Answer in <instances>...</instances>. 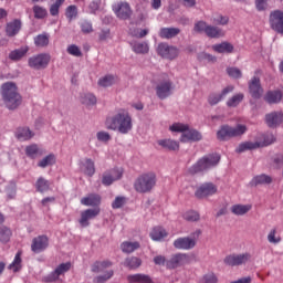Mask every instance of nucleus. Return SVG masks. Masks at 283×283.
<instances>
[{"instance_id": "f257e3e1", "label": "nucleus", "mask_w": 283, "mask_h": 283, "mask_svg": "<svg viewBox=\"0 0 283 283\" xmlns=\"http://www.w3.org/2000/svg\"><path fill=\"white\" fill-rule=\"evenodd\" d=\"M105 127L119 134H129L134 127L132 115L126 109H118L113 115L106 117Z\"/></svg>"}, {"instance_id": "f03ea898", "label": "nucleus", "mask_w": 283, "mask_h": 283, "mask_svg": "<svg viewBox=\"0 0 283 283\" xmlns=\"http://www.w3.org/2000/svg\"><path fill=\"white\" fill-rule=\"evenodd\" d=\"M1 95L8 109H17L21 105V95L17 84L7 82L1 86Z\"/></svg>"}, {"instance_id": "7ed1b4c3", "label": "nucleus", "mask_w": 283, "mask_h": 283, "mask_svg": "<svg viewBox=\"0 0 283 283\" xmlns=\"http://www.w3.org/2000/svg\"><path fill=\"white\" fill-rule=\"evenodd\" d=\"M169 129L172 133L181 134V143H198V140H202V134L193 128H189L187 124L174 123L169 126Z\"/></svg>"}, {"instance_id": "20e7f679", "label": "nucleus", "mask_w": 283, "mask_h": 283, "mask_svg": "<svg viewBox=\"0 0 283 283\" xmlns=\"http://www.w3.org/2000/svg\"><path fill=\"white\" fill-rule=\"evenodd\" d=\"M154 187H156V174L154 172L142 174L134 184L137 193H149Z\"/></svg>"}, {"instance_id": "39448f33", "label": "nucleus", "mask_w": 283, "mask_h": 283, "mask_svg": "<svg viewBox=\"0 0 283 283\" xmlns=\"http://www.w3.org/2000/svg\"><path fill=\"white\" fill-rule=\"evenodd\" d=\"M220 163V156L218 154L208 155L199 159L195 165L189 168V174H200L201 171H207L211 167H216Z\"/></svg>"}, {"instance_id": "423d86ee", "label": "nucleus", "mask_w": 283, "mask_h": 283, "mask_svg": "<svg viewBox=\"0 0 283 283\" xmlns=\"http://www.w3.org/2000/svg\"><path fill=\"white\" fill-rule=\"evenodd\" d=\"M247 134V126L239 124L235 127L223 125L217 133V138L219 140H228V138H235Z\"/></svg>"}, {"instance_id": "0eeeda50", "label": "nucleus", "mask_w": 283, "mask_h": 283, "mask_svg": "<svg viewBox=\"0 0 283 283\" xmlns=\"http://www.w3.org/2000/svg\"><path fill=\"white\" fill-rule=\"evenodd\" d=\"M275 143V135L268 134L264 136V140H255V142H244L240 144L237 148L238 154H242L244 151H251L252 149H260V147H266L269 145H273Z\"/></svg>"}, {"instance_id": "6e6552de", "label": "nucleus", "mask_w": 283, "mask_h": 283, "mask_svg": "<svg viewBox=\"0 0 283 283\" xmlns=\"http://www.w3.org/2000/svg\"><path fill=\"white\" fill-rule=\"evenodd\" d=\"M202 234L201 230H196L191 237H181L174 241L175 249L180 251H191V249L196 248L198 242V238Z\"/></svg>"}, {"instance_id": "1a4fd4ad", "label": "nucleus", "mask_w": 283, "mask_h": 283, "mask_svg": "<svg viewBox=\"0 0 283 283\" xmlns=\"http://www.w3.org/2000/svg\"><path fill=\"white\" fill-rule=\"evenodd\" d=\"M112 10L115 17L120 21L129 20L132 19V14H134V11L132 10V6H129L127 1H118L113 3Z\"/></svg>"}, {"instance_id": "9d476101", "label": "nucleus", "mask_w": 283, "mask_h": 283, "mask_svg": "<svg viewBox=\"0 0 283 283\" xmlns=\"http://www.w3.org/2000/svg\"><path fill=\"white\" fill-rule=\"evenodd\" d=\"M109 266H112V262L109 261H102V262H95L92 265L93 273H105L103 276H97L96 282H107L112 275H114V272L112 270H108Z\"/></svg>"}, {"instance_id": "9b49d317", "label": "nucleus", "mask_w": 283, "mask_h": 283, "mask_svg": "<svg viewBox=\"0 0 283 283\" xmlns=\"http://www.w3.org/2000/svg\"><path fill=\"white\" fill-rule=\"evenodd\" d=\"M50 61H52L50 53H40L29 57L28 63L32 70H45L50 65Z\"/></svg>"}, {"instance_id": "f8f14e48", "label": "nucleus", "mask_w": 283, "mask_h": 283, "mask_svg": "<svg viewBox=\"0 0 283 283\" xmlns=\"http://www.w3.org/2000/svg\"><path fill=\"white\" fill-rule=\"evenodd\" d=\"M218 193V186L213 182H203L195 191L196 198H210V196H216Z\"/></svg>"}, {"instance_id": "ddd939ff", "label": "nucleus", "mask_w": 283, "mask_h": 283, "mask_svg": "<svg viewBox=\"0 0 283 283\" xmlns=\"http://www.w3.org/2000/svg\"><path fill=\"white\" fill-rule=\"evenodd\" d=\"M189 262H191V259L189 258V254H187V253H177V254H174L166 262V266H167V269H178L180 266H186V264H189Z\"/></svg>"}, {"instance_id": "4468645a", "label": "nucleus", "mask_w": 283, "mask_h": 283, "mask_svg": "<svg viewBox=\"0 0 283 283\" xmlns=\"http://www.w3.org/2000/svg\"><path fill=\"white\" fill-rule=\"evenodd\" d=\"M250 260V253L230 254L226 256L224 264H228V266H240L241 264H247Z\"/></svg>"}, {"instance_id": "2eb2a0df", "label": "nucleus", "mask_w": 283, "mask_h": 283, "mask_svg": "<svg viewBox=\"0 0 283 283\" xmlns=\"http://www.w3.org/2000/svg\"><path fill=\"white\" fill-rule=\"evenodd\" d=\"M270 25L279 34H283V11L274 10L270 13Z\"/></svg>"}, {"instance_id": "dca6fc26", "label": "nucleus", "mask_w": 283, "mask_h": 283, "mask_svg": "<svg viewBox=\"0 0 283 283\" xmlns=\"http://www.w3.org/2000/svg\"><path fill=\"white\" fill-rule=\"evenodd\" d=\"M120 178H123V168H113L103 174L102 184L109 187V185L120 180Z\"/></svg>"}, {"instance_id": "f3484780", "label": "nucleus", "mask_w": 283, "mask_h": 283, "mask_svg": "<svg viewBox=\"0 0 283 283\" xmlns=\"http://www.w3.org/2000/svg\"><path fill=\"white\" fill-rule=\"evenodd\" d=\"M172 91L174 84H171V81L169 80L160 81L156 86V94L158 98H167V96H171Z\"/></svg>"}, {"instance_id": "a211bd4d", "label": "nucleus", "mask_w": 283, "mask_h": 283, "mask_svg": "<svg viewBox=\"0 0 283 283\" xmlns=\"http://www.w3.org/2000/svg\"><path fill=\"white\" fill-rule=\"evenodd\" d=\"M157 52L160 56H163V59L174 60L176 59V56H178V49L169 46L166 43L159 44L157 48Z\"/></svg>"}, {"instance_id": "6ab92c4d", "label": "nucleus", "mask_w": 283, "mask_h": 283, "mask_svg": "<svg viewBox=\"0 0 283 283\" xmlns=\"http://www.w3.org/2000/svg\"><path fill=\"white\" fill-rule=\"evenodd\" d=\"M49 245L50 240L45 235H39L33 239L31 250L33 251V253H41L42 251H45Z\"/></svg>"}, {"instance_id": "aec40b11", "label": "nucleus", "mask_w": 283, "mask_h": 283, "mask_svg": "<svg viewBox=\"0 0 283 283\" xmlns=\"http://www.w3.org/2000/svg\"><path fill=\"white\" fill-rule=\"evenodd\" d=\"M101 213V208L86 209L81 212L80 224L81 227H90V220H94Z\"/></svg>"}, {"instance_id": "412c9836", "label": "nucleus", "mask_w": 283, "mask_h": 283, "mask_svg": "<svg viewBox=\"0 0 283 283\" xmlns=\"http://www.w3.org/2000/svg\"><path fill=\"white\" fill-rule=\"evenodd\" d=\"M265 123L268 126L275 128L283 123V112H272L265 115Z\"/></svg>"}, {"instance_id": "4be33fe9", "label": "nucleus", "mask_w": 283, "mask_h": 283, "mask_svg": "<svg viewBox=\"0 0 283 283\" xmlns=\"http://www.w3.org/2000/svg\"><path fill=\"white\" fill-rule=\"evenodd\" d=\"M233 86L229 85L226 88L222 90L221 93H212L208 97V102L210 105H218L222 98H226L228 94H231L233 92Z\"/></svg>"}, {"instance_id": "5701e85b", "label": "nucleus", "mask_w": 283, "mask_h": 283, "mask_svg": "<svg viewBox=\"0 0 283 283\" xmlns=\"http://www.w3.org/2000/svg\"><path fill=\"white\" fill-rule=\"evenodd\" d=\"M72 269V263L66 262V263H61L54 272L49 276L48 282H55V280H59V276L65 275L67 271Z\"/></svg>"}, {"instance_id": "b1692460", "label": "nucleus", "mask_w": 283, "mask_h": 283, "mask_svg": "<svg viewBox=\"0 0 283 283\" xmlns=\"http://www.w3.org/2000/svg\"><path fill=\"white\" fill-rule=\"evenodd\" d=\"M249 90L252 98H260L262 96V86L260 85V78L253 77L249 83Z\"/></svg>"}, {"instance_id": "393cba45", "label": "nucleus", "mask_w": 283, "mask_h": 283, "mask_svg": "<svg viewBox=\"0 0 283 283\" xmlns=\"http://www.w3.org/2000/svg\"><path fill=\"white\" fill-rule=\"evenodd\" d=\"M251 209H253V206L251 203H235L231 206L230 211L231 213H233V216H247V213H249Z\"/></svg>"}, {"instance_id": "a878e982", "label": "nucleus", "mask_w": 283, "mask_h": 283, "mask_svg": "<svg viewBox=\"0 0 283 283\" xmlns=\"http://www.w3.org/2000/svg\"><path fill=\"white\" fill-rule=\"evenodd\" d=\"M150 239L154 240V242H161V240H165L169 233L165 228L163 227H155L149 233Z\"/></svg>"}, {"instance_id": "bb28decb", "label": "nucleus", "mask_w": 283, "mask_h": 283, "mask_svg": "<svg viewBox=\"0 0 283 283\" xmlns=\"http://www.w3.org/2000/svg\"><path fill=\"white\" fill-rule=\"evenodd\" d=\"M157 145L169 151H178V149H180V144L174 139H159L157 140Z\"/></svg>"}, {"instance_id": "cd10ccee", "label": "nucleus", "mask_w": 283, "mask_h": 283, "mask_svg": "<svg viewBox=\"0 0 283 283\" xmlns=\"http://www.w3.org/2000/svg\"><path fill=\"white\" fill-rule=\"evenodd\" d=\"M81 205H84V207H98L101 205V196L91 193L81 199Z\"/></svg>"}, {"instance_id": "c85d7f7f", "label": "nucleus", "mask_w": 283, "mask_h": 283, "mask_svg": "<svg viewBox=\"0 0 283 283\" xmlns=\"http://www.w3.org/2000/svg\"><path fill=\"white\" fill-rule=\"evenodd\" d=\"M81 171L85 174V176L92 177L94 174H96L94 161L92 159H84L81 164Z\"/></svg>"}, {"instance_id": "c756f323", "label": "nucleus", "mask_w": 283, "mask_h": 283, "mask_svg": "<svg viewBox=\"0 0 283 283\" xmlns=\"http://www.w3.org/2000/svg\"><path fill=\"white\" fill-rule=\"evenodd\" d=\"M273 182V178L268 175H259L252 178L250 181L251 187H258V185H271Z\"/></svg>"}, {"instance_id": "7c9ffc66", "label": "nucleus", "mask_w": 283, "mask_h": 283, "mask_svg": "<svg viewBox=\"0 0 283 283\" xmlns=\"http://www.w3.org/2000/svg\"><path fill=\"white\" fill-rule=\"evenodd\" d=\"M212 50L218 52V54H229L233 52V44L229 42H222L220 44L212 45Z\"/></svg>"}, {"instance_id": "2f4dec72", "label": "nucleus", "mask_w": 283, "mask_h": 283, "mask_svg": "<svg viewBox=\"0 0 283 283\" xmlns=\"http://www.w3.org/2000/svg\"><path fill=\"white\" fill-rule=\"evenodd\" d=\"M123 253H134L137 249H140V243L138 241H124L120 244Z\"/></svg>"}, {"instance_id": "473e14b6", "label": "nucleus", "mask_w": 283, "mask_h": 283, "mask_svg": "<svg viewBox=\"0 0 283 283\" xmlns=\"http://www.w3.org/2000/svg\"><path fill=\"white\" fill-rule=\"evenodd\" d=\"M130 45L135 54H147L149 52V44L147 42H132Z\"/></svg>"}, {"instance_id": "72a5a7b5", "label": "nucleus", "mask_w": 283, "mask_h": 283, "mask_svg": "<svg viewBox=\"0 0 283 283\" xmlns=\"http://www.w3.org/2000/svg\"><path fill=\"white\" fill-rule=\"evenodd\" d=\"M19 30H21V21L13 20L7 24L6 32L8 36H14L15 34H19Z\"/></svg>"}, {"instance_id": "f704fd0d", "label": "nucleus", "mask_w": 283, "mask_h": 283, "mask_svg": "<svg viewBox=\"0 0 283 283\" xmlns=\"http://www.w3.org/2000/svg\"><path fill=\"white\" fill-rule=\"evenodd\" d=\"M129 283H154L150 275L147 274H135L128 276Z\"/></svg>"}, {"instance_id": "c9c22d12", "label": "nucleus", "mask_w": 283, "mask_h": 283, "mask_svg": "<svg viewBox=\"0 0 283 283\" xmlns=\"http://www.w3.org/2000/svg\"><path fill=\"white\" fill-rule=\"evenodd\" d=\"M268 242H270V244H280L282 242V235L280 234L277 228L270 230L268 233Z\"/></svg>"}, {"instance_id": "e433bc0d", "label": "nucleus", "mask_w": 283, "mask_h": 283, "mask_svg": "<svg viewBox=\"0 0 283 283\" xmlns=\"http://www.w3.org/2000/svg\"><path fill=\"white\" fill-rule=\"evenodd\" d=\"M30 49L28 46H22L21 49L14 50L9 54V59L11 61H21L25 54H28V51Z\"/></svg>"}, {"instance_id": "4c0bfd02", "label": "nucleus", "mask_w": 283, "mask_h": 283, "mask_svg": "<svg viewBox=\"0 0 283 283\" xmlns=\"http://www.w3.org/2000/svg\"><path fill=\"white\" fill-rule=\"evenodd\" d=\"M177 34H180V30L176 28H164L159 32L161 39H174Z\"/></svg>"}, {"instance_id": "58836bf2", "label": "nucleus", "mask_w": 283, "mask_h": 283, "mask_svg": "<svg viewBox=\"0 0 283 283\" xmlns=\"http://www.w3.org/2000/svg\"><path fill=\"white\" fill-rule=\"evenodd\" d=\"M34 133L30 130L28 127H22L17 130V138L19 140H30V138H33Z\"/></svg>"}, {"instance_id": "ea45409f", "label": "nucleus", "mask_w": 283, "mask_h": 283, "mask_svg": "<svg viewBox=\"0 0 283 283\" xmlns=\"http://www.w3.org/2000/svg\"><path fill=\"white\" fill-rule=\"evenodd\" d=\"M117 81L118 78L114 75H105L98 80V85L101 87H112Z\"/></svg>"}, {"instance_id": "a19ab883", "label": "nucleus", "mask_w": 283, "mask_h": 283, "mask_svg": "<svg viewBox=\"0 0 283 283\" xmlns=\"http://www.w3.org/2000/svg\"><path fill=\"white\" fill-rule=\"evenodd\" d=\"M266 103L273 104V103H280L282 101V92L274 91V92H268L265 95Z\"/></svg>"}, {"instance_id": "79ce46f5", "label": "nucleus", "mask_w": 283, "mask_h": 283, "mask_svg": "<svg viewBox=\"0 0 283 283\" xmlns=\"http://www.w3.org/2000/svg\"><path fill=\"white\" fill-rule=\"evenodd\" d=\"M50 43V35L48 33L40 34L34 38L36 48H45Z\"/></svg>"}, {"instance_id": "37998d69", "label": "nucleus", "mask_w": 283, "mask_h": 283, "mask_svg": "<svg viewBox=\"0 0 283 283\" xmlns=\"http://www.w3.org/2000/svg\"><path fill=\"white\" fill-rule=\"evenodd\" d=\"M184 220L187 222H198L200 220V213L196 210H188L182 214Z\"/></svg>"}, {"instance_id": "c03bdc74", "label": "nucleus", "mask_w": 283, "mask_h": 283, "mask_svg": "<svg viewBox=\"0 0 283 283\" xmlns=\"http://www.w3.org/2000/svg\"><path fill=\"white\" fill-rule=\"evenodd\" d=\"M206 34L211 39H220V36H224V32H222V30L211 25L208 29H206Z\"/></svg>"}, {"instance_id": "a18cd8bd", "label": "nucleus", "mask_w": 283, "mask_h": 283, "mask_svg": "<svg viewBox=\"0 0 283 283\" xmlns=\"http://www.w3.org/2000/svg\"><path fill=\"white\" fill-rule=\"evenodd\" d=\"M81 102L83 103V105H86L87 107L96 105V96L92 93L83 94L81 97Z\"/></svg>"}, {"instance_id": "49530a36", "label": "nucleus", "mask_w": 283, "mask_h": 283, "mask_svg": "<svg viewBox=\"0 0 283 283\" xmlns=\"http://www.w3.org/2000/svg\"><path fill=\"white\" fill-rule=\"evenodd\" d=\"M56 163V156L49 155L44 157L42 160L39 161L38 166L42 169H45V167H50V165H54Z\"/></svg>"}, {"instance_id": "de8ad7c7", "label": "nucleus", "mask_w": 283, "mask_h": 283, "mask_svg": "<svg viewBox=\"0 0 283 283\" xmlns=\"http://www.w3.org/2000/svg\"><path fill=\"white\" fill-rule=\"evenodd\" d=\"M25 154L29 158H36V156H41V149L36 144H33L25 148Z\"/></svg>"}, {"instance_id": "09e8293b", "label": "nucleus", "mask_w": 283, "mask_h": 283, "mask_svg": "<svg viewBox=\"0 0 283 283\" xmlns=\"http://www.w3.org/2000/svg\"><path fill=\"white\" fill-rule=\"evenodd\" d=\"M244 95L242 93L235 94L230 99H228L227 105L228 107H238L239 103H242Z\"/></svg>"}, {"instance_id": "8fccbe9b", "label": "nucleus", "mask_w": 283, "mask_h": 283, "mask_svg": "<svg viewBox=\"0 0 283 283\" xmlns=\"http://www.w3.org/2000/svg\"><path fill=\"white\" fill-rule=\"evenodd\" d=\"M140 264H143V261H140V259L136 256L128 258L125 261V266H128V269H138Z\"/></svg>"}, {"instance_id": "3c124183", "label": "nucleus", "mask_w": 283, "mask_h": 283, "mask_svg": "<svg viewBox=\"0 0 283 283\" xmlns=\"http://www.w3.org/2000/svg\"><path fill=\"white\" fill-rule=\"evenodd\" d=\"M10 271H13L14 273H17V271L21 270V252H18L15 254V258L13 260V262L9 265Z\"/></svg>"}, {"instance_id": "603ef678", "label": "nucleus", "mask_w": 283, "mask_h": 283, "mask_svg": "<svg viewBox=\"0 0 283 283\" xmlns=\"http://www.w3.org/2000/svg\"><path fill=\"white\" fill-rule=\"evenodd\" d=\"M227 74L230 76V78H242V71L235 66L228 67Z\"/></svg>"}, {"instance_id": "864d4df0", "label": "nucleus", "mask_w": 283, "mask_h": 283, "mask_svg": "<svg viewBox=\"0 0 283 283\" xmlns=\"http://www.w3.org/2000/svg\"><path fill=\"white\" fill-rule=\"evenodd\" d=\"M36 189L38 191H48V189H50V181L43 179V178H39L36 181Z\"/></svg>"}, {"instance_id": "5fc2aeb1", "label": "nucleus", "mask_w": 283, "mask_h": 283, "mask_svg": "<svg viewBox=\"0 0 283 283\" xmlns=\"http://www.w3.org/2000/svg\"><path fill=\"white\" fill-rule=\"evenodd\" d=\"M33 12H34L35 19H45V17H48V10H45L40 6H35L33 8Z\"/></svg>"}, {"instance_id": "6e6d98bb", "label": "nucleus", "mask_w": 283, "mask_h": 283, "mask_svg": "<svg viewBox=\"0 0 283 283\" xmlns=\"http://www.w3.org/2000/svg\"><path fill=\"white\" fill-rule=\"evenodd\" d=\"M12 232L6 227L0 228V242H8Z\"/></svg>"}, {"instance_id": "4d7b16f0", "label": "nucleus", "mask_w": 283, "mask_h": 283, "mask_svg": "<svg viewBox=\"0 0 283 283\" xmlns=\"http://www.w3.org/2000/svg\"><path fill=\"white\" fill-rule=\"evenodd\" d=\"M66 52L71 54V56H83V53L81 52V48H78L75 44H71L67 46Z\"/></svg>"}, {"instance_id": "13d9d810", "label": "nucleus", "mask_w": 283, "mask_h": 283, "mask_svg": "<svg viewBox=\"0 0 283 283\" xmlns=\"http://www.w3.org/2000/svg\"><path fill=\"white\" fill-rule=\"evenodd\" d=\"M127 203V198L125 197H116L112 203L113 209H120V207H125Z\"/></svg>"}, {"instance_id": "bf43d9fd", "label": "nucleus", "mask_w": 283, "mask_h": 283, "mask_svg": "<svg viewBox=\"0 0 283 283\" xmlns=\"http://www.w3.org/2000/svg\"><path fill=\"white\" fill-rule=\"evenodd\" d=\"M96 136L99 143H109L112 140V135L105 130L98 132Z\"/></svg>"}, {"instance_id": "052dcab7", "label": "nucleus", "mask_w": 283, "mask_h": 283, "mask_svg": "<svg viewBox=\"0 0 283 283\" xmlns=\"http://www.w3.org/2000/svg\"><path fill=\"white\" fill-rule=\"evenodd\" d=\"M65 3V0H56L50 8V12L52 17H56L59 14V8H61Z\"/></svg>"}, {"instance_id": "680f3d73", "label": "nucleus", "mask_w": 283, "mask_h": 283, "mask_svg": "<svg viewBox=\"0 0 283 283\" xmlns=\"http://www.w3.org/2000/svg\"><path fill=\"white\" fill-rule=\"evenodd\" d=\"M76 14H78V10L76 9V6L67 7L66 17L70 21H72V19H76Z\"/></svg>"}, {"instance_id": "e2e57ef3", "label": "nucleus", "mask_w": 283, "mask_h": 283, "mask_svg": "<svg viewBox=\"0 0 283 283\" xmlns=\"http://www.w3.org/2000/svg\"><path fill=\"white\" fill-rule=\"evenodd\" d=\"M200 283H218V276L213 273H208L200 280Z\"/></svg>"}, {"instance_id": "0e129e2a", "label": "nucleus", "mask_w": 283, "mask_h": 283, "mask_svg": "<svg viewBox=\"0 0 283 283\" xmlns=\"http://www.w3.org/2000/svg\"><path fill=\"white\" fill-rule=\"evenodd\" d=\"M255 8L259 12H262L269 8V0H255Z\"/></svg>"}, {"instance_id": "69168bd1", "label": "nucleus", "mask_w": 283, "mask_h": 283, "mask_svg": "<svg viewBox=\"0 0 283 283\" xmlns=\"http://www.w3.org/2000/svg\"><path fill=\"white\" fill-rule=\"evenodd\" d=\"M210 25H207V22L200 21L195 24V31L196 32H205L207 34V29H209Z\"/></svg>"}, {"instance_id": "338daca9", "label": "nucleus", "mask_w": 283, "mask_h": 283, "mask_svg": "<svg viewBox=\"0 0 283 283\" xmlns=\"http://www.w3.org/2000/svg\"><path fill=\"white\" fill-rule=\"evenodd\" d=\"M214 23H218L219 25H227V23H229V18L224 15H218L214 18Z\"/></svg>"}, {"instance_id": "774afa93", "label": "nucleus", "mask_w": 283, "mask_h": 283, "mask_svg": "<svg viewBox=\"0 0 283 283\" xmlns=\"http://www.w3.org/2000/svg\"><path fill=\"white\" fill-rule=\"evenodd\" d=\"M154 263L157 264L158 266H163L167 264V259H165L164 255H157L154 258Z\"/></svg>"}]
</instances>
